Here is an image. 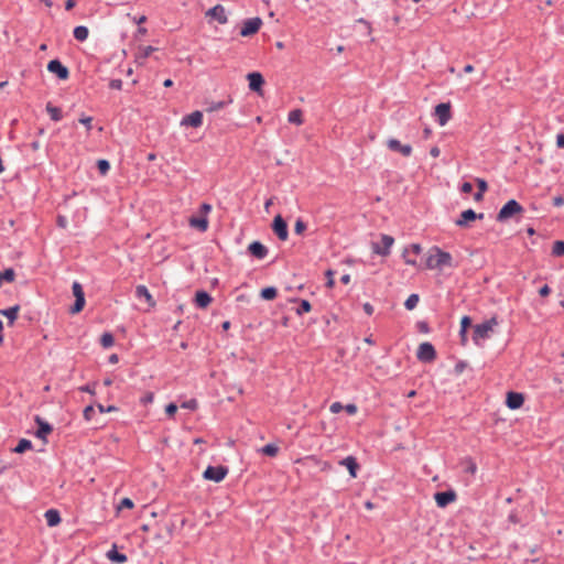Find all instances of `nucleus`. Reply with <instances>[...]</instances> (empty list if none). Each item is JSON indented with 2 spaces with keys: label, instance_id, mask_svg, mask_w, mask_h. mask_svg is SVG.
I'll use <instances>...</instances> for the list:
<instances>
[{
  "label": "nucleus",
  "instance_id": "nucleus-23",
  "mask_svg": "<svg viewBox=\"0 0 564 564\" xmlns=\"http://www.w3.org/2000/svg\"><path fill=\"white\" fill-rule=\"evenodd\" d=\"M194 301L197 307L207 308L213 302V297L205 291H197Z\"/></svg>",
  "mask_w": 564,
  "mask_h": 564
},
{
  "label": "nucleus",
  "instance_id": "nucleus-8",
  "mask_svg": "<svg viewBox=\"0 0 564 564\" xmlns=\"http://www.w3.org/2000/svg\"><path fill=\"white\" fill-rule=\"evenodd\" d=\"M435 116L441 127H444L452 118L451 105L448 102L438 104L435 107Z\"/></svg>",
  "mask_w": 564,
  "mask_h": 564
},
{
  "label": "nucleus",
  "instance_id": "nucleus-17",
  "mask_svg": "<svg viewBox=\"0 0 564 564\" xmlns=\"http://www.w3.org/2000/svg\"><path fill=\"white\" fill-rule=\"evenodd\" d=\"M247 78L249 80V88L252 91H257V93L261 94V89L264 84V79H263L262 75L258 72H253V73L248 74Z\"/></svg>",
  "mask_w": 564,
  "mask_h": 564
},
{
  "label": "nucleus",
  "instance_id": "nucleus-22",
  "mask_svg": "<svg viewBox=\"0 0 564 564\" xmlns=\"http://www.w3.org/2000/svg\"><path fill=\"white\" fill-rule=\"evenodd\" d=\"M135 296L138 299H143L150 307H154L156 304L153 296L144 285H138L135 288Z\"/></svg>",
  "mask_w": 564,
  "mask_h": 564
},
{
  "label": "nucleus",
  "instance_id": "nucleus-33",
  "mask_svg": "<svg viewBox=\"0 0 564 564\" xmlns=\"http://www.w3.org/2000/svg\"><path fill=\"white\" fill-rule=\"evenodd\" d=\"M32 448V443L31 441L26 440V438H22L19 441L18 445L15 446L14 448V452L18 453V454H21V453H24L25 451Z\"/></svg>",
  "mask_w": 564,
  "mask_h": 564
},
{
  "label": "nucleus",
  "instance_id": "nucleus-56",
  "mask_svg": "<svg viewBox=\"0 0 564 564\" xmlns=\"http://www.w3.org/2000/svg\"><path fill=\"white\" fill-rule=\"evenodd\" d=\"M551 293V289L547 284L543 285L540 290H539V294L543 297L547 296L549 294Z\"/></svg>",
  "mask_w": 564,
  "mask_h": 564
},
{
  "label": "nucleus",
  "instance_id": "nucleus-9",
  "mask_svg": "<svg viewBox=\"0 0 564 564\" xmlns=\"http://www.w3.org/2000/svg\"><path fill=\"white\" fill-rule=\"evenodd\" d=\"M381 243L382 246L372 243V251L377 254L388 256L390 253L391 247L394 243V239L389 235H381Z\"/></svg>",
  "mask_w": 564,
  "mask_h": 564
},
{
  "label": "nucleus",
  "instance_id": "nucleus-10",
  "mask_svg": "<svg viewBox=\"0 0 564 564\" xmlns=\"http://www.w3.org/2000/svg\"><path fill=\"white\" fill-rule=\"evenodd\" d=\"M272 229L278 238L285 241L289 237L288 225L282 216L278 215L273 219Z\"/></svg>",
  "mask_w": 564,
  "mask_h": 564
},
{
  "label": "nucleus",
  "instance_id": "nucleus-3",
  "mask_svg": "<svg viewBox=\"0 0 564 564\" xmlns=\"http://www.w3.org/2000/svg\"><path fill=\"white\" fill-rule=\"evenodd\" d=\"M522 212L523 207L517 200L510 199L499 210L497 219L499 221H506L509 218L513 217L514 215L521 214Z\"/></svg>",
  "mask_w": 564,
  "mask_h": 564
},
{
  "label": "nucleus",
  "instance_id": "nucleus-32",
  "mask_svg": "<svg viewBox=\"0 0 564 564\" xmlns=\"http://www.w3.org/2000/svg\"><path fill=\"white\" fill-rule=\"evenodd\" d=\"M278 291L273 286L264 288L261 291V297L267 301L274 300L276 297Z\"/></svg>",
  "mask_w": 564,
  "mask_h": 564
},
{
  "label": "nucleus",
  "instance_id": "nucleus-18",
  "mask_svg": "<svg viewBox=\"0 0 564 564\" xmlns=\"http://www.w3.org/2000/svg\"><path fill=\"white\" fill-rule=\"evenodd\" d=\"M524 402V398L521 393L518 392H508L506 404L509 409L516 410L522 406Z\"/></svg>",
  "mask_w": 564,
  "mask_h": 564
},
{
  "label": "nucleus",
  "instance_id": "nucleus-13",
  "mask_svg": "<svg viewBox=\"0 0 564 564\" xmlns=\"http://www.w3.org/2000/svg\"><path fill=\"white\" fill-rule=\"evenodd\" d=\"M387 147L389 150L399 152L405 158H408L412 154V147L410 144H402L397 139H389L387 141Z\"/></svg>",
  "mask_w": 564,
  "mask_h": 564
},
{
  "label": "nucleus",
  "instance_id": "nucleus-48",
  "mask_svg": "<svg viewBox=\"0 0 564 564\" xmlns=\"http://www.w3.org/2000/svg\"><path fill=\"white\" fill-rule=\"evenodd\" d=\"M97 408L100 413H109V412L118 411V408L115 405L104 406L102 404H98Z\"/></svg>",
  "mask_w": 564,
  "mask_h": 564
},
{
  "label": "nucleus",
  "instance_id": "nucleus-14",
  "mask_svg": "<svg viewBox=\"0 0 564 564\" xmlns=\"http://www.w3.org/2000/svg\"><path fill=\"white\" fill-rule=\"evenodd\" d=\"M482 218L484 214H477L473 209H467L460 214V217L455 221V224L459 227H466L469 221Z\"/></svg>",
  "mask_w": 564,
  "mask_h": 564
},
{
  "label": "nucleus",
  "instance_id": "nucleus-59",
  "mask_svg": "<svg viewBox=\"0 0 564 564\" xmlns=\"http://www.w3.org/2000/svg\"><path fill=\"white\" fill-rule=\"evenodd\" d=\"M556 145L564 149V133H561L556 137Z\"/></svg>",
  "mask_w": 564,
  "mask_h": 564
},
{
  "label": "nucleus",
  "instance_id": "nucleus-49",
  "mask_svg": "<svg viewBox=\"0 0 564 564\" xmlns=\"http://www.w3.org/2000/svg\"><path fill=\"white\" fill-rule=\"evenodd\" d=\"M406 249H409V253H413L414 256L420 254L422 251V247L419 243H413Z\"/></svg>",
  "mask_w": 564,
  "mask_h": 564
},
{
  "label": "nucleus",
  "instance_id": "nucleus-61",
  "mask_svg": "<svg viewBox=\"0 0 564 564\" xmlns=\"http://www.w3.org/2000/svg\"><path fill=\"white\" fill-rule=\"evenodd\" d=\"M441 153V150L438 147H433L431 150H430V154L433 156V158H437Z\"/></svg>",
  "mask_w": 564,
  "mask_h": 564
},
{
  "label": "nucleus",
  "instance_id": "nucleus-7",
  "mask_svg": "<svg viewBox=\"0 0 564 564\" xmlns=\"http://www.w3.org/2000/svg\"><path fill=\"white\" fill-rule=\"evenodd\" d=\"M416 357L421 361L431 362V361H433L435 359L436 351H435V349H434L432 344H430V343H422L419 346V349H417V352H416Z\"/></svg>",
  "mask_w": 564,
  "mask_h": 564
},
{
  "label": "nucleus",
  "instance_id": "nucleus-57",
  "mask_svg": "<svg viewBox=\"0 0 564 564\" xmlns=\"http://www.w3.org/2000/svg\"><path fill=\"white\" fill-rule=\"evenodd\" d=\"M460 191L463 193L468 194V193H470L473 191V185L470 183H468V182H465V183L462 184Z\"/></svg>",
  "mask_w": 564,
  "mask_h": 564
},
{
  "label": "nucleus",
  "instance_id": "nucleus-41",
  "mask_svg": "<svg viewBox=\"0 0 564 564\" xmlns=\"http://www.w3.org/2000/svg\"><path fill=\"white\" fill-rule=\"evenodd\" d=\"M403 258H404V261L406 264L409 265H413V267H416L417 265V262L415 260V258L411 257L410 253H409V249H404L403 251Z\"/></svg>",
  "mask_w": 564,
  "mask_h": 564
},
{
  "label": "nucleus",
  "instance_id": "nucleus-58",
  "mask_svg": "<svg viewBox=\"0 0 564 564\" xmlns=\"http://www.w3.org/2000/svg\"><path fill=\"white\" fill-rule=\"evenodd\" d=\"M327 276H328V280H327V283H326V286L332 289L334 286V278H333V271L328 270L326 272Z\"/></svg>",
  "mask_w": 564,
  "mask_h": 564
},
{
  "label": "nucleus",
  "instance_id": "nucleus-40",
  "mask_svg": "<svg viewBox=\"0 0 564 564\" xmlns=\"http://www.w3.org/2000/svg\"><path fill=\"white\" fill-rule=\"evenodd\" d=\"M471 325L469 316H463L460 319V333H467L468 327Z\"/></svg>",
  "mask_w": 564,
  "mask_h": 564
},
{
  "label": "nucleus",
  "instance_id": "nucleus-60",
  "mask_svg": "<svg viewBox=\"0 0 564 564\" xmlns=\"http://www.w3.org/2000/svg\"><path fill=\"white\" fill-rule=\"evenodd\" d=\"M364 311L366 312L367 315H371L373 313V307L370 303H365Z\"/></svg>",
  "mask_w": 564,
  "mask_h": 564
},
{
  "label": "nucleus",
  "instance_id": "nucleus-34",
  "mask_svg": "<svg viewBox=\"0 0 564 564\" xmlns=\"http://www.w3.org/2000/svg\"><path fill=\"white\" fill-rule=\"evenodd\" d=\"M420 297L417 294H411L404 302V306L406 310L411 311L416 307Z\"/></svg>",
  "mask_w": 564,
  "mask_h": 564
},
{
  "label": "nucleus",
  "instance_id": "nucleus-38",
  "mask_svg": "<svg viewBox=\"0 0 564 564\" xmlns=\"http://www.w3.org/2000/svg\"><path fill=\"white\" fill-rule=\"evenodd\" d=\"M97 167L101 175H106L110 170V163L105 159H100L97 161Z\"/></svg>",
  "mask_w": 564,
  "mask_h": 564
},
{
  "label": "nucleus",
  "instance_id": "nucleus-25",
  "mask_svg": "<svg viewBox=\"0 0 564 564\" xmlns=\"http://www.w3.org/2000/svg\"><path fill=\"white\" fill-rule=\"evenodd\" d=\"M153 46H140L135 53V62L143 65L145 59L155 51Z\"/></svg>",
  "mask_w": 564,
  "mask_h": 564
},
{
  "label": "nucleus",
  "instance_id": "nucleus-28",
  "mask_svg": "<svg viewBox=\"0 0 564 564\" xmlns=\"http://www.w3.org/2000/svg\"><path fill=\"white\" fill-rule=\"evenodd\" d=\"M19 311H20V306L14 305L7 310H1L0 314L6 316L9 319V324L12 325L15 322V319L18 318Z\"/></svg>",
  "mask_w": 564,
  "mask_h": 564
},
{
  "label": "nucleus",
  "instance_id": "nucleus-35",
  "mask_svg": "<svg viewBox=\"0 0 564 564\" xmlns=\"http://www.w3.org/2000/svg\"><path fill=\"white\" fill-rule=\"evenodd\" d=\"M260 451L262 454H264L267 456L274 457V456H276L279 448L274 444H267Z\"/></svg>",
  "mask_w": 564,
  "mask_h": 564
},
{
  "label": "nucleus",
  "instance_id": "nucleus-21",
  "mask_svg": "<svg viewBox=\"0 0 564 564\" xmlns=\"http://www.w3.org/2000/svg\"><path fill=\"white\" fill-rule=\"evenodd\" d=\"M188 224L191 227L199 230L200 232H205L208 229L209 221L205 216H192L188 220Z\"/></svg>",
  "mask_w": 564,
  "mask_h": 564
},
{
  "label": "nucleus",
  "instance_id": "nucleus-30",
  "mask_svg": "<svg viewBox=\"0 0 564 564\" xmlns=\"http://www.w3.org/2000/svg\"><path fill=\"white\" fill-rule=\"evenodd\" d=\"M89 31L86 26L79 25L74 29V37L77 41L84 42L87 40Z\"/></svg>",
  "mask_w": 564,
  "mask_h": 564
},
{
  "label": "nucleus",
  "instance_id": "nucleus-4",
  "mask_svg": "<svg viewBox=\"0 0 564 564\" xmlns=\"http://www.w3.org/2000/svg\"><path fill=\"white\" fill-rule=\"evenodd\" d=\"M227 474H228V468L225 466H208L205 469L203 477L206 480L220 482L221 480L225 479Z\"/></svg>",
  "mask_w": 564,
  "mask_h": 564
},
{
  "label": "nucleus",
  "instance_id": "nucleus-5",
  "mask_svg": "<svg viewBox=\"0 0 564 564\" xmlns=\"http://www.w3.org/2000/svg\"><path fill=\"white\" fill-rule=\"evenodd\" d=\"M262 25V20L260 18H252L248 19L242 22L241 29H240V35L248 37L256 34Z\"/></svg>",
  "mask_w": 564,
  "mask_h": 564
},
{
  "label": "nucleus",
  "instance_id": "nucleus-29",
  "mask_svg": "<svg viewBox=\"0 0 564 564\" xmlns=\"http://www.w3.org/2000/svg\"><path fill=\"white\" fill-rule=\"evenodd\" d=\"M288 120L291 123L301 126L303 123V112L301 109H294L289 112Z\"/></svg>",
  "mask_w": 564,
  "mask_h": 564
},
{
  "label": "nucleus",
  "instance_id": "nucleus-15",
  "mask_svg": "<svg viewBox=\"0 0 564 564\" xmlns=\"http://www.w3.org/2000/svg\"><path fill=\"white\" fill-rule=\"evenodd\" d=\"M202 123H203V113L199 110L193 111L192 113L185 116L181 121L182 126H188V127H194V128L200 127Z\"/></svg>",
  "mask_w": 564,
  "mask_h": 564
},
{
  "label": "nucleus",
  "instance_id": "nucleus-55",
  "mask_svg": "<svg viewBox=\"0 0 564 564\" xmlns=\"http://www.w3.org/2000/svg\"><path fill=\"white\" fill-rule=\"evenodd\" d=\"M344 409L350 415H354V414L357 413V406L355 404H352V403L345 405Z\"/></svg>",
  "mask_w": 564,
  "mask_h": 564
},
{
  "label": "nucleus",
  "instance_id": "nucleus-36",
  "mask_svg": "<svg viewBox=\"0 0 564 564\" xmlns=\"http://www.w3.org/2000/svg\"><path fill=\"white\" fill-rule=\"evenodd\" d=\"M115 339L110 333H104L100 338V344L104 348H109L113 345Z\"/></svg>",
  "mask_w": 564,
  "mask_h": 564
},
{
  "label": "nucleus",
  "instance_id": "nucleus-43",
  "mask_svg": "<svg viewBox=\"0 0 564 564\" xmlns=\"http://www.w3.org/2000/svg\"><path fill=\"white\" fill-rule=\"evenodd\" d=\"M197 406H198V403L195 399H191L181 404V408L188 409V410H196Z\"/></svg>",
  "mask_w": 564,
  "mask_h": 564
},
{
  "label": "nucleus",
  "instance_id": "nucleus-31",
  "mask_svg": "<svg viewBox=\"0 0 564 564\" xmlns=\"http://www.w3.org/2000/svg\"><path fill=\"white\" fill-rule=\"evenodd\" d=\"M46 111L52 120L59 121L62 119V110L58 107L53 106L51 102L46 105Z\"/></svg>",
  "mask_w": 564,
  "mask_h": 564
},
{
  "label": "nucleus",
  "instance_id": "nucleus-20",
  "mask_svg": "<svg viewBox=\"0 0 564 564\" xmlns=\"http://www.w3.org/2000/svg\"><path fill=\"white\" fill-rule=\"evenodd\" d=\"M249 252L257 259H263L268 254V249L259 241H253L248 247Z\"/></svg>",
  "mask_w": 564,
  "mask_h": 564
},
{
  "label": "nucleus",
  "instance_id": "nucleus-45",
  "mask_svg": "<svg viewBox=\"0 0 564 564\" xmlns=\"http://www.w3.org/2000/svg\"><path fill=\"white\" fill-rule=\"evenodd\" d=\"M133 501L130 499V498H123L121 501H120V505L118 506V510H121L123 508H127V509H132L133 508Z\"/></svg>",
  "mask_w": 564,
  "mask_h": 564
},
{
  "label": "nucleus",
  "instance_id": "nucleus-62",
  "mask_svg": "<svg viewBox=\"0 0 564 564\" xmlns=\"http://www.w3.org/2000/svg\"><path fill=\"white\" fill-rule=\"evenodd\" d=\"M75 4H76L75 0H67L65 3V9L72 10L75 7Z\"/></svg>",
  "mask_w": 564,
  "mask_h": 564
},
{
  "label": "nucleus",
  "instance_id": "nucleus-52",
  "mask_svg": "<svg viewBox=\"0 0 564 564\" xmlns=\"http://www.w3.org/2000/svg\"><path fill=\"white\" fill-rule=\"evenodd\" d=\"M109 87L111 89L120 90L122 88V80L121 79H112L109 84Z\"/></svg>",
  "mask_w": 564,
  "mask_h": 564
},
{
  "label": "nucleus",
  "instance_id": "nucleus-42",
  "mask_svg": "<svg viewBox=\"0 0 564 564\" xmlns=\"http://www.w3.org/2000/svg\"><path fill=\"white\" fill-rule=\"evenodd\" d=\"M306 229V225L303 220L297 219L294 225V231L297 235H302Z\"/></svg>",
  "mask_w": 564,
  "mask_h": 564
},
{
  "label": "nucleus",
  "instance_id": "nucleus-44",
  "mask_svg": "<svg viewBox=\"0 0 564 564\" xmlns=\"http://www.w3.org/2000/svg\"><path fill=\"white\" fill-rule=\"evenodd\" d=\"M95 414V409L93 405H88L84 409L83 415L86 421H90Z\"/></svg>",
  "mask_w": 564,
  "mask_h": 564
},
{
  "label": "nucleus",
  "instance_id": "nucleus-47",
  "mask_svg": "<svg viewBox=\"0 0 564 564\" xmlns=\"http://www.w3.org/2000/svg\"><path fill=\"white\" fill-rule=\"evenodd\" d=\"M154 400V393L153 392H147L141 399H140V402L142 404H149V403H152Z\"/></svg>",
  "mask_w": 564,
  "mask_h": 564
},
{
  "label": "nucleus",
  "instance_id": "nucleus-51",
  "mask_svg": "<svg viewBox=\"0 0 564 564\" xmlns=\"http://www.w3.org/2000/svg\"><path fill=\"white\" fill-rule=\"evenodd\" d=\"M177 411V405L174 403H170L165 406V412L169 416H173Z\"/></svg>",
  "mask_w": 564,
  "mask_h": 564
},
{
  "label": "nucleus",
  "instance_id": "nucleus-12",
  "mask_svg": "<svg viewBox=\"0 0 564 564\" xmlns=\"http://www.w3.org/2000/svg\"><path fill=\"white\" fill-rule=\"evenodd\" d=\"M47 70L56 74L59 79H67L69 76L68 69L58 61L52 59L47 64Z\"/></svg>",
  "mask_w": 564,
  "mask_h": 564
},
{
  "label": "nucleus",
  "instance_id": "nucleus-6",
  "mask_svg": "<svg viewBox=\"0 0 564 564\" xmlns=\"http://www.w3.org/2000/svg\"><path fill=\"white\" fill-rule=\"evenodd\" d=\"M72 291H73V294H74L76 300H75V304L72 307L70 312L73 314H77L85 306V294H84L83 286H82V284L79 282H74L73 283Z\"/></svg>",
  "mask_w": 564,
  "mask_h": 564
},
{
  "label": "nucleus",
  "instance_id": "nucleus-37",
  "mask_svg": "<svg viewBox=\"0 0 564 564\" xmlns=\"http://www.w3.org/2000/svg\"><path fill=\"white\" fill-rule=\"evenodd\" d=\"M552 253L556 257L564 256V241H555L552 248Z\"/></svg>",
  "mask_w": 564,
  "mask_h": 564
},
{
  "label": "nucleus",
  "instance_id": "nucleus-1",
  "mask_svg": "<svg viewBox=\"0 0 564 564\" xmlns=\"http://www.w3.org/2000/svg\"><path fill=\"white\" fill-rule=\"evenodd\" d=\"M452 256L448 252H445L437 247H433L426 253L425 269L433 270L452 267Z\"/></svg>",
  "mask_w": 564,
  "mask_h": 564
},
{
  "label": "nucleus",
  "instance_id": "nucleus-11",
  "mask_svg": "<svg viewBox=\"0 0 564 564\" xmlns=\"http://www.w3.org/2000/svg\"><path fill=\"white\" fill-rule=\"evenodd\" d=\"M456 498L457 495L453 490L441 491L434 495L435 502L440 508H445L449 503L454 502Z\"/></svg>",
  "mask_w": 564,
  "mask_h": 564
},
{
  "label": "nucleus",
  "instance_id": "nucleus-2",
  "mask_svg": "<svg viewBox=\"0 0 564 564\" xmlns=\"http://www.w3.org/2000/svg\"><path fill=\"white\" fill-rule=\"evenodd\" d=\"M497 325L498 319L496 316H492L490 319L481 324L475 325L473 335L474 343L476 345H480L481 340L488 339Z\"/></svg>",
  "mask_w": 564,
  "mask_h": 564
},
{
  "label": "nucleus",
  "instance_id": "nucleus-46",
  "mask_svg": "<svg viewBox=\"0 0 564 564\" xmlns=\"http://www.w3.org/2000/svg\"><path fill=\"white\" fill-rule=\"evenodd\" d=\"M91 121H93V118L89 116H82L79 118V122L86 127L87 131L91 130Z\"/></svg>",
  "mask_w": 564,
  "mask_h": 564
},
{
  "label": "nucleus",
  "instance_id": "nucleus-54",
  "mask_svg": "<svg viewBox=\"0 0 564 564\" xmlns=\"http://www.w3.org/2000/svg\"><path fill=\"white\" fill-rule=\"evenodd\" d=\"M212 210V206L207 203L202 204L200 206V214L202 216L207 217L208 213Z\"/></svg>",
  "mask_w": 564,
  "mask_h": 564
},
{
  "label": "nucleus",
  "instance_id": "nucleus-39",
  "mask_svg": "<svg viewBox=\"0 0 564 564\" xmlns=\"http://www.w3.org/2000/svg\"><path fill=\"white\" fill-rule=\"evenodd\" d=\"M312 310L311 303L307 300H301L300 306L296 310L297 315H303Z\"/></svg>",
  "mask_w": 564,
  "mask_h": 564
},
{
  "label": "nucleus",
  "instance_id": "nucleus-27",
  "mask_svg": "<svg viewBox=\"0 0 564 564\" xmlns=\"http://www.w3.org/2000/svg\"><path fill=\"white\" fill-rule=\"evenodd\" d=\"M107 558L111 562L122 564L127 562V556L117 551V546L112 545V547L106 554Z\"/></svg>",
  "mask_w": 564,
  "mask_h": 564
},
{
  "label": "nucleus",
  "instance_id": "nucleus-26",
  "mask_svg": "<svg viewBox=\"0 0 564 564\" xmlns=\"http://www.w3.org/2000/svg\"><path fill=\"white\" fill-rule=\"evenodd\" d=\"M45 520L48 527H56L61 523V516L56 509H48L44 513Z\"/></svg>",
  "mask_w": 564,
  "mask_h": 564
},
{
  "label": "nucleus",
  "instance_id": "nucleus-63",
  "mask_svg": "<svg viewBox=\"0 0 564 564\" xmlns=\"http://www.w3.org/2000/svg\"><path fill=\"white\" fill-rule=\"evenodd\" d=\"M553 203L555 206H561L562 204H564V198L563 197H555L553 199Z\"/></svg>",
  "mask_w": 564,
  "mask_h": 564
},
{
  "label": "nucleus",
  "instance_id": "nucleus-50",
  "mask_svg": "<svg viewBox=\"0 0 564 564\" xmlns=\"http://www.w3.org/2000/svg\"><path fill=\"white\" fill-rule=\"evenodd\" d=\"M330 412L334 414L339 413L341 410H344V405L340 402H334L330 408Z\"/></svg>",
  "mask_w": 564,
  "mask_h": 564
},
{
  "label": "nucleus",
  "instance_id": "nucleus-24",
  "mask_svg": "<svg viewBox=\"0 0 564 564\" xmlns=\"http://www.w3.org/2000/svg\"><path fill=\"white\" fill-rule=\"evenodd\" d=\"M339 464H340L341 466H345V467L348 469L349 475H350L352 478H356V477H357V470H358V468H359V465H358V463H357V460H356V458H355V457H352V456H348V457H346V458L341 459V460L339 462Z\"/></svg>",
  "mask_w": 564,
  "mask_h": 564
},
{
  "label": "nucleus",
  "instance_id": "nucleus-19",
  "mask_svg": "<svg viewBox=\"0 0 564 564\" xmlns=\"http://www.w3.org/2000/svg\"><path fill=\"white\" fill-rule=\"evenodd\" d=\"M206 14L216 19L220 24H225L228 21L225 8L220 4L210 8Z\"/></svg>",
  "mask_w": 564,
  "mask_h": 564
},
{
  "label": "nucleus",
  "instance_id": "nucleus-53",
  "mask_svg": "<svg viewBox=\"0 0 564 564\" xmlns=\"http://www.w3.org/2000/svg\"><path fill=\"white\" fill-rule=\"evenodd\" d=\"M476 182L478 185V191L485 193L488 188L486 181L482 178H477Z\"/></svg>",
  "mask_w": 564,
  "mask_h": 564
},
{
  "label": "nucleus",
  "instance_id": "nucleus-16",
  "mask_svg": "<svg viewBox=\"0 0 564 564\" xmlns=\"http://www.w3.org/2000/svg\"><path fill=\"white\" fill-rule=\"evenodd\" d=\"M35 422L39 426L35 435L36 437L43 440V441H46V437L48 434L52 433L53 431V427L50 423H47L46 421H44L43 419H41L39 415L35 416Z\"/></svg>",
  "mask_w": 564,
  "mask_h": 564
},
{
  "label": "nucleus",
  "instance_id": "nucleus-64",
  "mask_svg": "<svg viewBox=\"0 0 564 564\" xmlns=\"http://www.w3.org/2000/svg\"><path fill=\"white\" fill-rule=\"evenodd\" d=\"M133 21L138 24H142L147 21V17L145 15H141L140 18H133Z\"/></svg>",
  "mask_w": 564,
  "mask_h": 564
}]
</instances>
